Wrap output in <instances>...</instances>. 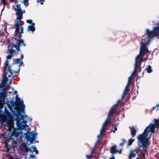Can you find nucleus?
Returning <instances> with one entry per match:
<instances>
[{
	"instance_id": "1",
	"label": "nucleus",
	"mask_w": 159,
	"mask_h": 159,
	"mask_svg": "<svg viewBox=\"0 0 159 159\" xmlns=\"http://www.w3.org/2000/svg\"><path fill=\"white\" fill-rule=\"evenodd\" d=\"M157 36L159 39V25L155 27L152 31H150L149 29L146 30V34L143 36L144 38L142 39L140 43V50L139 54L135 59V63L134 70L131 75L128 78L127 83L130 84L131 82L133 80V76L134 75L137 71H140L141 69V65L143 61V57L146 52H149L147 48V46L149 44L151 39Z\"/></svg>"
},
{
	"instance_id": "2",
	"label": "nucleus",
	"mask_w": 159,
	"mask_h": 159,
	"mask_svg": "<svg viewBox=\"0 0 159 159\" xmlns=\"http://www.w3.org/2000/svg\"><path fill=\"white\" fill-rule=\"evenodd\" d=\"M23 13H25V10L22 11L21 10L20 5L17 4L16 11V14L17 17L16 19V23L15 24L16 37L15 38V39L18 41V46H25L26 45L23 40L21 39L22 36L21 34L23 33V29L22 27L19 26V22L21 20L22 18V15Z\"/></svg>"
},
{
	"instance_id": "3",
	"label": "nucleus",
	"mask_w": 159,
	"mask_h": 159,
	"mask_svg": "<svg viewBox=\"0 0 159 159\" xmlns=\"http://www.w3.org/2000/svg\"><path fill=\"white\" fill-rule=\"evenodd\" d=\"M3 78L2 79V82L1 83V86L3 88L7 84V82L8 80L7 77H11V79H13L15 76L18 75H19V71L20 70V68L19 67L18 71H15L11 70L10 66L8 65V61L7 60L4 64L3 67ZM9 84H11L12 83L11 79L9 80Z\"/></svg>"
},
{
	"instance_id": "4",
	"label": "nucleus",
	"mask_w": 159,
	"mask_h": 159,
	"mask_svg": "<svg viewBox=\"0 0 159 159\" xmlns=\"http://www.w3.org/2000/svg\"><path fill=\"white\" fill-rule=\"evenodd\" d=\"M147 136H144L143 134H140L137 136L138 141V146L140 149L142 151L141 154L143 157L147 152V149L149 147L150 141L149 137H147Z\"/></svg>"
},
{
	"instance_id": "5",
	"label": "nucleus",
	"mask_w": 159,
	"mask_h": 159,
	"mask_svg": "<svg viewBox=\"0 0 159 159\" xmlns=\"http://www.w3.org/2000/svg\"><path fill=\"white\" fill-rule=\"evenodd\" d=\"M154 123H150V125L147 127L144 130V132L142 134L144 136H148L147 137L151 138V135L152 134L154 133L155 132V128H157L159 126V120L155 119Z\"/></svg>"
},
{
	"instance_id": "6",
	"label": "nucleus",
	"mask_w": 159,
	"mask_h": 159,
	"mask_svg": "<svg viewBox=\"0 0 159 159\" xmlns=\"http://www.w3.org/2000/svg\"><path fill=\"white\" fill-rule=\"evenodd\" d=\"M115 106H112L109 111L108 115L106 121L103 124L102 129L100 131V134L98 136V138L99 140L101 139L104 133L105 132L107 126L108 125V123L110 121V118L113 115L115 111Z\"/></svg>"
},
{
	"instance_id": "7",
	"label": "nucleus",
	"mask_w": 159,
	"mask_h": 159,
	"mask_svg": "<svg viewBox=\"0 0 159 159\" xmlns=\"http://www.w3.org/2000/svg\"><path fill=\"white\" fill-rule=\"evenodd\" d=\"M25 135V137L27 140L30 142L31 143H35L34 142L35 138L37 135L36 133L34 132H27L24 134Z\"/></svg>"
},
{
	"instance_id": "8",
	"label": "nucleus",
	"mask_w": 159,
	"mask_h": 159,
	"mask_svg": "<svg viewBox=\"0 0 159 159\" xmlns=\"http://www.w3.org/2000/svg\"><path fill=\"white\" fill-rule=\"evenodd\" d=\"M16 101L17 103H18L20 105L21 108V112L22 113H25V111L24 109L25 106L24 104L23 101L22 99H20L17 95H16Z\"/></svg>"
},
{
	"instance_id": "9",
	"label": "nucleus",
	"mask_w": 159,
	"mask_h": 159,
	"mask_svg": "<svg viewBox=\"0 0 159 159\" xmlns=\"http://www.w3.org/2000/svg\"><path fill=\"white\" fill-rule=\"evenodd\" d=\"M25 147H23L22 144L20 145L18 148V152L20 155H25L26 153Z\"/></svg>"
},
{
	"instance_id": "10",
	"label": "nucleus",
	"mask_w": 159,
	"mask_h": 159,
	"mask_svg": "<svg viewBox=\"0 0 159 159\" xmlns=\"http://www.w3.org/2000/svg\"><path fill=\"white\" fill-rule=\"evenodd\" d=\"M138 150L136 149L131 150L130 152L128 159H132V158H134L136 154L138 153Z\"/></svg>"
},
{
	"instance_id": "11",
	"label": "nucleus",
	"mask_w": 159,
	"mask_h": 159,
	"mask_svg": "<svg viewBox=\"0 0 159 159\" xmlns=\"http://www.w3.org/2000/svg\"><path fill=\"white\" fill-rule=\"evenodd\" d=\"M7 53L8 55L7 56L6 58L7 60L10 59L16 53V52L15 50L11 49H10L9 52H7Z\"/></svg>"
},
{
	"instance_id": "12",
	"label": "nucleus",
	"mask_w": 159,
	"mask_h": 159,
	"mask_svg": "<svg viewBox=\"0 0 159 159\" xmlns=\"http://www.w3.org/2000/svg\"><path fill=\"white\" fill-rule=\"evenodd\" d=\"M130 85V84H129V83L127 84L125 88L124 91L123 93L122 94V99L124 98L125 95L129 91V87Z\"/></svg>"
},
{
	"instance_id": "13",
	"label": "nucleus",
	"mask_w": 159,
	"mask_h": 159,
	"mask_svg": "<svg viewBox=\"0 0 159 159\" xmlns=\"http://www.w3.org/2000/svg\"><path fill=\"white\" fill-rule=\"evenodd\" d=\"M34 26L35 24L34 23H32L31 25L28 26L27 28V30L29 31H31L33 34L34 31L35 30V27Z\"/></svg>"
},
{
	"instance_id": "14",
	"label": "nucleus",
	"mask_w": 159,
	"mask_h": 159,
	"mask_svg": "<svg viewBox=\"0 0 159 159\" xmlns=\"http://www.w3.org/2000/svg\"><path fill=\"white\" fill-rule=\"evenodd\" d=\"M129 128L131 130V135L133 137L135 136L136 133L135 128L133 126L130 127Z\"/></svg>"
},
{
	"instance_id": "15",
	"label": "nucleus",
	"mask_w": 159,
	"mask_h": 159,
	"mask_svg": "<svg viewBox=\"0 0 159 159\" xmlns=\"http://www.w3.org/2000/svg\"><path fill=\"white\" fill-rule=\"evenodd\" d=\"M110 150L112 154L116 153L118 151L116 149V145H114L111 147Z\"/></svg>"
},
{
	"instance_id": "16",
	"label": "nucleus",
	"mask_w": 159,
	"mask_h": 159,
	"mask_svg": "<svg viewBox=\"0 0 159 159\" xmlns=\"http://www.w3.org/2000/svg\"><path fill=\"white\" fill-rule=\"evenodd\" d=\"M14 64H20V66H22L23 63L21 60L19 58L15 59L14 60Z\"/></svg>"
},
{
	"instance_id": "17",
	"label": "nucleus",
	"mask_w": 159,
	"mask_h": 159,
	"mask_svg": "<svg viewBox=\"0 0 159 159\" xmlns=\"http://www.w3.org/2000/svg\"><path fill=\"white\" fill-rule=\"evenodd\" d=\"M146 70H147V72L149 73H150L152 71L151 67L150 66H149L148 68H146Z\"/></svg>"
},
{
	"instance_id": "18",
	"label": "nucleus",
	"mask_w": 159,
	"mask_h": 159,
	"mask_svg": "<svg viewBox=\"0 0 159 159\" xmlns=\"http://www.w3.org/2000/svg\"><path fill=\"white\" fill-rule=\"evenodd\" d=\"M22 145L24 147H25V151L26 152H27L28 151H31V149L30 148H28L26 146L25 144H22Z\"/></svg>"
},
{
	"instance_id": "19",
	"label": "nucleus",
	"mask_w": 159,
	"mask_h": 159,
	"mask_svg": "<svg viewBox=\"0 0 159 159\" xmlns=\"http://www.w3.org/2000/svg\"><path fill=\"white\" fill-rule=\"evenodd\" d=\"M28 1H29V0H23V1L22 2L27 7L29 5Z\"/></svg>"
},
{
	"instance_id": "20",
	"label": "nucleus",
	"mask_w": 159,
	"mask_h": 159,
	"mask_svg": "<svg viewBox=\"0 0 159 159\" xmlns=\"http://www.w3.org/2000/svg\"><path fill=\"white\" fill-rule=\"evenodd\" d=\"M31 148H32V150L31 151L32 152H34L36 150H37V148L34 145H32Z\"/></svg>"
},
{
	"instance_id": "21",
	"label": "nucleus",
	"mask_w": 159,
	"mask_h": 159,
	"mask_svg": "<svg viewBox=\"0 0 159 159\" xmlns=\"http://www.w3.org/2000/svg\"><path fill=\"white\" fill-rule=\"evenodd\" d=\"M93 153V150L92 149V152H91V155H87L86 156V157L88 158H91L92 157V155Z\"/></svg>"
},
{
	"instance_id": "22",
	"label": "nucleus",
	"mask_w": 159,
	"mask_h": 159,
	"mask_svg": "<svg viewBox=\"0 0 159 159\" xmlns=\"http://www.w3.org/2000/svg\"><path fill=\"white\" fill-rule=\"evenodd\" d=\"M1 3H2L4 6L6 3V0H1Z\"/></svg>"
},
{
	"instance_id": "23",
	"label": "nucleus",
	"mask_w": 159,
	"mask_h": 159,
	"mask_svg": "<svg viewBox=\"0 0 159 159\" xmlns=\"http://www.w3.org/2000/svg\"><path fill=\"white\" fill-rule=\"evenodd\" d=\"M15 47L17 51H20V48L18 46H15Z\"/></svg>"
},
{
	"instance_id": "24",
	"label": "nucleus",
	"mask_w": 159,
	"mask_h": 159,
	"mask_svg": "<svg viewBox=\"0 0 159 159\" xmlns=\"http://www.w3.org/2000/svg\"><path fill=\"white\" fill-rule=\"evenodd\" d=\"M26 22L28 23H31V24L33 23L31 20H27Z\"/></svg>"
},
{
	"instance_id": "25",
	"label": "nucleus",
	"mask_w": 159,
	"mask_h": 159,
	"mask_svg": "<svg viewBox=\"0 0 159 159\" xmlns=\"http://www.w3.org/2000/svg\"><path fill=\"white\" fill-rule=\"evenodd\" d=\"M132 142H132L131 141H130V140H129L128 145L129 146L131 145L132 144Z\"/></svg>"
},
{
	"instance_id": "26",
	"label": "nucleus",
	"mask_w": 159,
	"mask_h": 159,
	"mask_svg": "<svg viewBox=\"0 0 159 159\" xmlns=\"http://www.w3.org/2000/svg\"><path fill=\"white\" fill-rule=\"evenodd\" d=\"M130 141H131L132 142H133L134 141V137H133L132 136L131 139H130Z\"/></svg>"
},
{
	"instance_id": "27",
	"label": "nucleus",
	"mask_w": 159,
	"mask_h": 159,
	"mask_svg": "<svg viewBox=\"0 0 159 159\" xmlns=\"http://www.w3.org/2000/svg\"><path fill=\"white\" fill-rule=\"evenodd\" d=\"M37 2H41V4L43 3V1L42 0H37Z\"/></svg>"
},
{
	"instance_id": "28",
	"label": "nucleus",
	"mask_w": 159,
	"mask_h": 159,
	"mask_svg": "<svg viewBox=\"0 0 159 159\" xmlns=\"http://www.w3.org/2000/svg\"><path fill=\"white\" fill-rule=\"evenodd\" d=\"M123 99H122H122H121L120 100H119L117 102V103L116 104H119V103H120V102H121L122 101V100H123Z\"/></svg>"
},
{
	"instance_id": "29",
	"label": "nucleus",
	"mask_w": 159,
	"mask_h": 159,
	"mask_svg": "<svg viewBox=\"0 0 159 159\" xmlns=\"http://www.w3.org/2000/svg\"><path fill=\"white\" fill-rule=\"evenodd\" d=\"M23 54H21V57H20V60H21V61H22V59H23Z\"/></svg>"
},
{
	"instance_id": "30",
	"label": "nucleus",
	"mask_w": 159,
	"mask_h": 159,
	"mask_svg": "<svg viewBox=\"0 0 159 159\" xmlns=\"http://www.w3.org/2000/svg\"><path fill=\"white\" fill-rule=\"evenodd\" d=\"M117 128L116 127L114 128V129L113 130V133H115L116 132V131L117 130Z\"/></svg>"
},
{
	"instance_id": "31",
	"label": "nucleus",
	"mask_w": 159,
	"mask_h": 159,
	"mask_svg": "<svg viewBox=\"0 0 159 159\" xmlns=\"http://www.w3.org/2000/svg\"><path fill=\"white\" fill-rule=\"evenodd\" d=\"M14 159H20V158H19L18 157V156H16L14 158Z\"/></svg>"
},
{
	"instance_id": "32",
	"label": "nucleus",
	"mask_w": 159,
	"mask_h": 159,
	"mask_svg": "<svg viewBox=\"0 0 159 159\" xmlns=\"http://www.w3.org/2000/svg\"><path fill=\"white\" fill-rule=\"evenodd\" d=\"M112 157H111L110 158V159H115L114 156L112 155H111Z\"/></svg>"
},
{
	"instance_id": "33",
	"label": "nucleus",
	"mask_w": 159,
	"mask_h": 159,
	"mask_svg": "<svg viewBox=\"0 0 159 159\" xmlns=\"http://www.w3.org/2000/svg\"><path fill=\"white\" fill-rule=\"evenodd\" d=\"M28 119L29 120H30V122H31V121H32V118H28Z\"/></svg>"
},
{
	"instance_id": "34",
	"label": "nucleus",
	"mask_w": 159,
	"mask_h": 159,
	"mask_svg": "<svg viewBox=\"0 0 159 159\" xmlns=\"http://www.w3.org/2000/svg\"><path fill=\"white\" fill-rule=\"evenodd\" d=\"M34 152H35V153L36 154H38V151L37 150V149L36 150V151H35Z\"/></svg>"
},
{
	"instance_id": "35",
	"label": "nucleus",
	"mask_w": 159,
	"mask_h": 159,
	"mask_svg": "<svg viewBox=\"0 0 159 159\" xmlns=\"http://www.w3.org/2000/svg\"><path fill=\"white\" fill-rule=\"evenodd\" d=\"M17 93V91L16 90H15V91H14V93L15 94H16Z\"/></svg>"
},
{
	"instance_id": "36",
	"label": "nucleus",
	"mask_w": 159,
	"mask_h": 159,
	"mask_svg": "<svg viewBox=\"0 0 159 159\" xmlns=\"http://www.w3.org/2000/svg\"><path fill=\"white\" fill-rule=\"evenodd\" d=\"M8 107H9V108L10 109H11V106L10 105H9L8 106Z\"/></svg>"
},
{
	"instance_id": "37",
	"label": "nucleus",
	"mask_w": 159,
	"mask_h": 159,
	"mask_svg": "<svg viewBox=\"0 0 159 159\" xmlns=\"http://www.w3.org/2000/svg\"><path fill=\"white\" fill-rule=\"evenodd\" d=\"M30 156L31 157H34V155H33V156H32L31 155H30Z\"/></svg>"
},
{
	"instance_id": "38",
	"label": "nucleus",
	"mask_w": 159,
	"mask_h": 159,
	"mask_svg": "<svg viewBox=\"0 0 159 159\" xmlns=\"http://www.w3.org/2000/svg\"><path fill=\"white\" fill-rule=\"evenodd\" d=\"M122 140L123 142H124L125 141V140L124 139H122Z\"/></svg>"
},
{
	"instance_id": "39",
	"label": "nucleus",
	"mask_w": 159,
	"mask_h": 159,
	"mask_svg": "<svg viewBox=\"0 0 159 159\" xmlns=\"http://www.w3.org/2000/svg\"><path fill=\"white\" fill-rule=\"evenodd\" d=\"M11 2H13V1L14 0H9Z\"/></svg>"
},
{
	"instance_id": "40",
	"label": "nucleus",
	"mask_w": 159,
	"mask_h": 159,
	"mask_svg": "<svg viewBox=\"0 0 159 159\" xmlns=\"http://www.w3.org/2000/svg\"><path fill=\"white\" fill-rule=\"evenodd\" d=\"M8 159H12V158L11 157H9Z\"/></svg>"
},
{
	"instance_id": "41",
	"label": "nucleus",
	"mask_w": 159,
	"mask_h": 159,
	"mask_svg": "<svg viewBox=\"0 0 159 159\" xmlns=\"http://www.w3.org/2000/svg\"><path fill=\"white\" fill-rule=\"evenodd\" d=\"M157 107H159V104H157Z\"/></svg>"
},
{
	"instance_id": "42",
	"label": "nucleus",
	"mask_w": 159,
	"mask_h": 159,
	"mask_svg": "<svg viewBox=\"0 0 159 159\" xmlns=\"http://www.w3.org/2000/svg\"><path fill=\"white\" fill-rule=\"evenodd\" d=\"M136 159H140L139 158H136Z\"/></svg>"
},
{
	"instance_id": "43",
	"label": "nucleus",
	"mask_w": 159,
	"mask_h": 159,
	"mask_svg": "<svg viewBox=\"0 0 159 159\" xmlns=\"http://www.w3.org/2000/svg\"><path fill=\"white\" fill-rule=\"evenodd\" d=\"M120 145H122V144H120Z\"/></svg>"
},
{
	"instance_id": "44",
	"label": "nucleus",
	"mask_w": 159,
	"mask_h": 159,
	"mask_svg": "<svg viewBox=\"0 0 159 159\" xmlns=\"http://www.w3.org/2000/svg\"><path fill=\"white\" fill-rule=\"evenodd\" d=\"M11 88L12 89H13V88L11 87Z\"/></svg>"
}]
</instances>
